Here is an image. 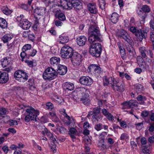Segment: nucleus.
Returning <instances> with one entry per match:
<instances>
[{"label": "nucleus", "instance_id": "obj_13", "mask_svg": "<svg viewBox=\"0 0 154 154\" xmlns=\"http://www.w3.org/2000/svg\"><path fill=\"white\" fill-rule=\"evenodd\" d=\"M125 84L122 82H117L115 86H113V90L115 91H117L119 92H123L125 90Z\"/></svg>", "mask_w": 154, "mask_h": 154}, {"label": "nucleus", "instance_id": "obj_43", "mask_svg": "<svg viewBox=\"0 0 154 154\" xmlns=\"http://www.w3.org/2000/svg\"><path fill=\"white\" fill-rule=\"evenodd\" d=\"M107 134L106 132H103L101 133L99 135V141H104L105 137Z\"/></svg>", "mask_w": 154, "mask_h": 154}, {"label": "nucleus", "instance_id": "obj_2", "mask_svg": "<svg viewBox=\"0 0 154 154\" xmlns=\"http://www.w3.org/2000/svg\"><path fill=\"white\" fill-rule=\"evenodd\" d=\"M89 35L88 41L90 43L95 42L96 41H100L101 35L98 27L92 26L88 30Z\"/></svg>", "mask_w": 154, "mask_h": 154}, {"label": "nucleus", "instance_id": "obj_46", "mask_svg": "<svg viewBox=\"0 0 154 154\" xmlns=\"http://www.w3.org/2000/svg\"><path fill=\"white\" fill-rule=\"evenodd\" d=\"M100 106L94 108L93 109L92 112L93 114H100Z\"/></svg>", "mask_w": 154, "mask_h": 154}, {"label": "nucleus", "instance_id": "obj_33", "mask_svg": "<svg viewBox=\"0 0 154 154\" xmlns=\"http://www.w3.org/2000/svg\"><path fill=\"white\" fill-rule=\"evenodd\" d=\"M2 10L3 12L6 15H9L11 14L12 11L10 10L7 7H3L2 8Z\"/></svg>", "mask_w": 154, "mask_h": 154}, {"label": "nucleus", "instance_id": "obj_54", "mask_svg": "<svg viewBox=\"0 0 154 154\" xmlns=\"http://www.w3.org/2000/svg\"><path fill=\"white\" fill-rule=\"evenodd\" d=\"M153 19H152L150 22V27L151 28V30H154V14L152 16Z\"/></svg>", "mask_w": 154, "mask_h": 154}, {"label": "nucleus", "instance_id": "obj_31", "mask_svg": "<svg viewBox=\"0 0 154 154\" xmlns=\"http://www.w3.org/2000/svg\"><path fill=\"white\" fill-rule=\"evenodd\" d=\"M139 51L142 57L143 58L146 57V53L148 52V50H146L145 47H140L139 48Z\"/></svg>", "mask_w": 154, "mask_h": 154}, {"label": "nucleus", "instance_id": "obj_9", "mask_svg": "<svg viewBox=\"0 0 154 154\" xmlns=\"http://www.w3.org/2000/svg\"><path fill=\"white\" fill-rule=\"evenodd\" d=\"M123 106L122 109H125L130 108H136L138 106V103L135 100H130L126 101L122 104Z\"/></svg>", "mask_w": 154, "mask_h": 154}, {"label": "nucleus", "instance_id": "obj_10", "mask_svg": "<svg viewBox=\"0 0 154 154\" xmlns=\"http://www.w3.org/2000/svg\"><path fill=\"white\" fill-rule=\"evenodd\" d=\"M88 68L90 72H93L97 77H98L102 73L100 67L95 64L90 65Z\"/></svg>", "mask_w": 154, "mask_h": 154}, {"label": "nucleus", "instance_id": "obj_64", "mask_svg": "<svg viewBox=\"0 0 154 154\" xmlns=\"http://www.w3.org/2000/svg\"><path fill=\"white\" fill-rule=\"evenodd\" d=\"M84 141L85 143L87 144H88L91 143V140L88 137L85 138Z\"/></svg>", "mask_w": 154, "mask_h": 154}, {"label": "nucleus", "instance_id": "obj_12", "mask_svg": "<svg viewBox=\"0 0 154 154\" xmlns=\"http://www.w3.org/2000/svg\"><path fill=\"white\" fill-rule=\"evenodd\" d=\"M119 36L128 43H131V39L127 32L124 29H121L119 32Z\"/></svg>", "mask_w": 154, "mask_h": 154}, {"label": "nucleus", "instance_id": "obj_40", "mask_svg": "<svg viewBox=\"0 0 154 154\" xmlns=\"http://www.w3.org/2000/svg\"><path fill=\"white\" fill-rule=\"evenodd\" d=\"M120 54L122 55H124L125 54V50L123 47V45L121 43L119 42L117 44Z\"/></svg>", "mask_w": 154, "mask_h": 154}, {"label": "nucleus", "instance_id": "obj_51", "mask_svg": "<svg viewBox=\"0 0 154 154\" xmlns=\"http://www.w3.org/2000/svg\"><path fill=\"white\" fill-rule=\"evenodd\" d=\"M141 61H142L141 62L139 63V66L141 68L145 69L146 68V63L142 57L141 58Z\"/></svg>", "mask_w": 154, "mask_h": 154}, {"label": "nucleus", "instance_id": "obj_62", "mask_svg": "<svg viewBox=\"0 0 154 154\" xmlns=\"http://www.w3.org/2000/svg\"><path fill=\"white\" fill-rule=\"evenodd\" d=\"M149 127V131L150 132H152L154 131V122L151 123Z\"/></svg>", "mask_w": 154, "mask_h": 154}, {"label": "nucleus", "instance_id": "obj_49", "mask_svg": "<svg viewBox=\"0 0 154 154\" xmlns=\"http://www.w3.org/2000/svg\"><path fill=\"white\" fill-rule=\"evenodd\" d=\"M54 100L55 102H57L59 104H60L63 101V100L62 97H59L57 96L54 97Z\"/></svg>", "mask_w": 154, "mask_h": 154}, {"label": "nucleus", "instance_id": "obj_5", "mask_svg": "<svg viewBox=\"0 0 154 154\" xmlns=\"http://www.w3.org/2000/svg\"><path fill=\"white\" fill-rule=\"evenodd\" d=\"M15 79L20 82H24L28 79L27 74L22 70H18L15 71L14 74Z\"/></svg>", "mask_w": 154, "mask_h": 154}, {"label": "nucleus", "instance_id": "obj_56", "mask_svg": "<svg viewBox=\"0 0 154 154\" xmlns=\"http://www.w3.org/2000/svg\"><path fill=\"white\" fill-rule=\"evenodd\" d=\"M20 56L22 58V60L23 61V59L25 57L28 56V52L25 51H23L20 54Z\"/></svg>", "mask_w": 154, "mask_h": 154}, {"label": "nucleus", "instance_id": "obj_24", "mask_svg": "<svg viewBox=\"0 0 154 154\" xmlns=\"http://www.w3.org/2000/svg\"><path fill=\"white\" fill-rule=\"evenodd\" d=\"M80 100L84 104L88 105L90 101L89 94H84L80 98Z\"/></svg>", "mask_w": 154, "mask_h": 154}, {"label": "nucleus", "instance_id": "obj_42", "mask_svg": "<svg viewBox=\"0 0 154 154\" xmlns=\"http://www.w3.org/2000/svg\"><path fill=\"white\" fill-rule=\"evenodd\" d=\"M31 48V46L29 44L25 45L23 47L22 50V51H25L26 52H28Z\"/></svg>", "mask_w": 154, "mask_h": 154}, {"label": "nucleus", "instance_id": "obj_53", "mask_svg": "<svg viewBox=\"0 0 154 154\" xmlns=\"http://www.w3.org/2000/svg\"><path fill=\"white\" fill-rule=\"evenodd\" d=\"M106 117L109 121H112L115 119L114 117L110 113H108Z\"/></svg>", "mask_w": 154, "mask_h": 154}, {"label": "nucleus", "instance_id": "obj_37", "mask_svg": "<svg viewBox=\"0 0 154 154\" xmlns=\"http://www.w3.org/2000/svg\"><path fill=\"white\" fill-rule=\"evenodd\" d=\"M137 100L140 104H143L144 103V101L146 100L145 97H143L141 95H139L137 97Z\"/></svg>", "mask_w": 154, "mask_h": 154}, {"label": "nucleus", "instance_id": "obj_27", "mask_svg": "<svg viewBox=\"0 0 154 154\" xmlns=\"http://www.w3.org/2000/svg\"><path fill=\"white\" fill-rule=\"evenodd\" d=\"M58 40L60 43L64 44L67 43L69 41V37L66 35H60Z\"/></svg>", "mask_w": 154, "mask_h": 154}, {"label": "nucleus", "instance_id": "obj_23", "mask_svg": "<svg viewBox=\"0 0 154 154\" xmlns=\"http://www.w3.org/2000/svg\"><path fill=\"white\" fill-rule=\"evenodd\" d=\"M42 133L44 135H46L51 140H52L54 142L56 141L55 138L54 137L53 134L51 133L46 128H45L42 131Z\"/></svg>", "mask_w": 154, "mask_h": 154}, {"label": "nucleus", "instance_id": "obj_61", "mask_svg": "<svg viewBox=\"0 0 154 154\" xmlns=\"http://www.w3.org/2000/svg\"><path fill=\"white\" fill-rule=\"evenodd\" d=\"M9 124L10 126H13L17 125V121L14 120H12L9 121Z\"/></svg>", "mask_w": 154, "mask_h": 154}, {"label": "nucleus", "instance_id": "obj_19", "mask_svg": "<svg viewBox=\"0 0 154 154\" xmlns=\"http://www.w3.org/2000/svg\"><path fill=\"white\" fill-rule=\"evenodd\" d=\"M76 41L79 46H82L85 45L87 41V38L84 36H80L77 38Z\"/></svg>", "mask_w": 154, "mask_h": 154}, {"label": "nucleus", "instance_id": "obj_50", "mask_svg": "<svg viewBox=\"0 0 154 154\" xmlns=\"http://www.w3.org/2000/svg\"><path fill=\"white\" fill-rule=\"evenodd\" d=\"M142 11L145 12L146 13H149L150 11V9L149 7L146 5H143L141 8Z\"/></svg>", "mask_w": 154, "mask_h": 154}, {"label": "nucleus", "instance_id": "obj_25", "mask_svg": "<svg viewBox=\"0 0 154 154\" xmlns=\"http://www.w3.org/2000/svg\"><path fill=\"white\" fill-rule=\"evenodd\" d=\"M13 37V35L12 33H8L3 35L2 39L4 43H6L10 41Z\"/></svg>", "mask_w": 154, "mask_h": 154}, {"label": "nucleus", "instance_id": "obj_1", "mask_svg": "<svg viewBox=\"0 0 154 154\" xmlns=\"http://www.w3.org/2000/svg\"><path fill=\"white\" fill-rule=\"evenodd\" d=\"M20 107L22 109L26 108V111L27 114L24 119L26 122H28L30 121H37V116L39 114L38 110L35 109L32 106H24L23 104L20 105Z\"/></svg>", "mask_w": 154, "mask_h": 154}, {"label": "nucleus", "instance_id": "obj_18", "mask_svg": "<svg viewBox=\"0 0 154 154\" xmlns=\"http://www.w3.org/2000/svg\"><path fill=\"white\" fill-rule=\"evenodd\" d=\"M91 14H95L97 12L96 4L94 3H89L87 6Z\"/></svg>", "mask_w": 154, "mask_h": 154}, {"label": "nucleus", "instance_id": "obj_47", "mask_svg": "<svg viewBox=\"0 0 154 154\" xmlns=\"http://www.w3.org/2000/svg\"><path fill=\"white\" fill-rule=\"evenodd\" d=\"M129 138V136L127 134L123 133L120 136V140H126L128 139Z\"/></svg>", "mask_w": 154, "mask_h": 154}, {"label": "nucleus", "instance_id": "obj_44", "mask_svg": "<svg viewBox=\"0 0 154 154\" xmlns=\"http://www.w3.org/2000/svg\"><path fill=\"white\" fill-rule=\"evenodd\" d=\"M46 107L48 110H51L54 108V106L51 103L48 102L46 103Z\"/></svg>", "mask_w": 154, "mask_h": 154}, {"label": "nucleus", "instance_id": "obj_52", "mask_svg": "<svg viewBox=\"0 0 154 154\" xmlns=\"http://www.w3.org/2000/svg\"><path fill=\"white\" fill-rule=\"evenodd\" d=\"M69 132V134L70 136H71V135L75 136V135L76 134L77 131L75 128H72L70 129Z\"/></svg>", "mask_w": 154, "mask_h": 154}, {"label": "nucleus", "instance_id": "obj_63", "mask_svg": "<svg viewBox=\"0 0 154 154\" xmlns=\"http://www.w3.org/2000/svg\"><path fill=\"white\" fill-rule=\"evenodd\" d=\"M7 112V110L5 108H2L0 109V115H5L6 114Z\"/></svg>", "mask_w": 154, "mask_h": 154}, {"label": "nucleus", "instance_id": "obj_6", "mask_svg": "<svg viewBox=\"0 0 154 154\" xmlns=\"http://www.w3.org/2000/svg\"><path fill=\"white\" fill-rule=\"evenodd\" d=\"M72 48L69 46H63L61 49L60 54L61 57L64 59L70 58L72 53Z\"/></svg>", "mask_w": 154, "mask_h": 154}, {"label": "nucleus", "instance_id": "obj_57", "mask_svg": "<svg viewBox=\"0 0 154 154\" xmlns=\"http://www.w3.org/2000/svg\"><path fill=\"white\" fill-rule=\"evenodd\" d=\"M150 38L152 43H154V30H151L150 32Z\"/></svg>", "mask_w": 154, "mask_h": 154}, {"label": "nucleus", "instance_id": "obj_21", "mask_svg": "<svg viewBox=\"0 0 154 154\" xmlns=\"http://www.w3.org/2000/svg\"><path fill=\"white\" fill-rule=\"evenodd\" d=\"M8 79V73L6 72H2L0 76V83L3 84L7 82Z\"/></svg>", "mask_w": 154, "mask_h": 154}, {"label": "nucleus", "instance_id": "obj_30", "mask_svg": "<svg viewBox=\"0 0 154 154\" xmlns=\"http://www.w3.org/2000/svg\"><path fill=\"white\" fill-rule=\"evenodd\" d=\"M45 11V8L41 7L39 8H37L34 10V13L38 15H41L44 13Z\"/></svg>", "mask_w": 154, "mask_h": 154}, {"label": "nucleus", "instance_id": "obj_16", "mask_svg": "<svg viewBox=\"0 0 154 154\" xmlns=\"http://www.w3.org/2000/svg\"><path fill=\"white\" fill-rule=\"evenodd\" d=\"M62 86L63 89L66 91H71L74 88V85L70 82H66L64 83Z\"/></svg>", "mask_w": 154, "mask_h": 154}, {"label": "nucleus", "instance_id": "obj_58", "mask_svg": "<svg viewBox=\"0 0 154 154\" xmlns=\"http://www.w3.org/2000/svg\"><path fill=\"white\" fill-rule=\"evenodd\" d=\"M129 30L133 33H134V35H135V34L136 33V32H137L138 29H137L135 27L133 26H131Z\"/></svg>", "mask_w": 154, "mask_h": 154}, {"label": "nucleus", "instance_id": "obj_32", "mask_svg": "<svg viewBox=\"0 0 154 154\" xmlns=\"http://www.w3.org/2000/svg\"><path fill=\"white\" fill-rule=\"evenodd\" d=\"M98 146L100 150H102L107 149L108 148V146L105 143L104 141H99Z\"/></svg>", "mask_w": 154, "mask_h": 154}, {"label": "nucleus", "instance_id": "obj_7", "mask_svg": "<svg viewBox=\"0 0 154 154\" xmlns=\"http://www.w3.org/2000/svg\"><path fill=\"white\" fill-rule=\"evenodd\" d=\"M149 31V28L148 27L143 28L142 29H138L135 34V36L139 41H141L143 38H145L146 37L147 33Z\"/></svg>", "mask_w": 154, "mask_h": 154}, {"label": "nucleus", "instance_id": "obj_11", "mask_svg": "<svg viewBox=\"0 0 154 154\" xmlns=\"http://www.w3.org/2000/svg\"><path fill=\"white\" fill-rule=\"evenodd\" d=\"M80 83L84 85L88 86L91 85L93 83V80L88 76H83L81 77L79 80Z\"/></svg>", "mask_w": 154, "mask_h": 154}, {"label": "nucleus", "instance_id": "obj_45", "mask_svg": "<svg viewBox=\"0 0 154 154\" xmlns=\"http://www.w3.org/2000/svg\"><path fill=\"white\" fill-rule=\"evenodd\" d=\"M149 146H144L142 149V152L146 154H149L150 152Z\"/></svg>", "mask_w": 154, "mask_h": 154}, {"label": "nucleus", "instance_id": "obj_60", "mask_svg": "<svg viewBox=\"0 0 154 154\" xmlns=\"http://www.w3.org/2000/svg\"><path fill=\"white\" fill-rule=\"evenodd\" d=\"M143 124L142 122L138 123L136 124V128L139 130H140L143 127Z\"/></svg>", "mask_w": 154, "mask_h": 154}, {"label": "nucleus", "instance_id": "obj_22", "mask_svg": "<svg viewBox=\"0 0 154 154\" xmlns=\"http://www.w3.org/2000/svg\"><path fill=\"white\" fill-rule=\"evenodd\" d=\"M60 58L58 57H53L50 59V64L53 66H57L60 62Z\"/></svg>", "mask_w": 154, "mask_h": 154}, {"label": "nucleus", "instance_id": "obj_59", "mask_svg": "<svg viewBox=\"0 0 154 154\" xmlns=\"http://www.w3.org/2000/svg\"><path fill=\"white\" fill-rule=\"evenodd\" d=\"M7 46L8 49L9 50V51H10L13 48L14 44L13 43H11L10 44L8 43L7 44Z\"/></svg>", "mask_w": 154, "mask_h": 154}, {"label": "nucleus", "instance_id": "obj_34", "mask_svg": "<svg viewBox=\"0 0 154 154\" xmlns=\"http://www.w3.org/2000/svg\"><path fill=\"white\" fill-rule=\"evenodd\" d=\"M137 12L139 16L143 20L145 19L146 17V13L141 10H137Z\"/></svg>", "mask_w": 154, "mask_h": 154}, {"label": "nucleus", "instance_id": "obj_26", "mask_svg": "<svg viewBox=\"0 0 154 154\" xmlns=\"http://www.w3.org/2000/svg\"><path fill=\"white\" fill-rule=\"evenodd\" d=\"M1 61L2 67H5L10 64L11 60L9 57H5L2 59Z\"/></svg>", "mask_w": 154, "mask_h": 154}, {"label": "nucleus", "instance_id": "obj_14", "mask_svg": "<svg viewBox=\"0 0 154 154\" xmlns=\"http://www.w3.org/2000/svg\"><path fill=\"white\" fill-rule=\"evenodd\" d=\"M117 83V81L116 79L112 77H110L108 79L105 78L103 80V84L104 85H107L108 84L110 85L113 88V86H115Z\"/></svg>", "mask_w": 154, "mask_h": 154}, {"label": "nucleus", "instance_id": "obj_28", "mask_svg": "<svg viewBox=\"0 0 154 154\" xmlns=\"http://www.w3.org/2000/svg\"><path fill=\"white\" fill-rule=\"evenodd\" d=\"M119 15L116 12L113 13L110 17V19L113 23H117L119 20Z\"/></svg>", "mask_w": 154, "mask_h": 154}, {"label": "nucleus", "instance_id": "obj_29", "mask_svg": "<svg viewBox=\"0 0 154 154\" xmlns=\"http://www.w3.org/2000/svg\"><path fill=\"white\" fill-rule=\"evenodd\" d=\"M56 12V15L57 16V17L59 20L61 21H63L66 19V17L64 14L61 13H60L61 11L59 10V11L57 10L56 11H55Z\"/></svg>", "mask_w": 154, "mask_h": 154}, {"label": "nucleus", "instance_id": "obj_38", "mask_svg": "<svg viewBox=\"0 0 154 154\" xmlns=\"http://www.w3.org/2000/svg\"><path fill=\"white\" fill-rule=\"evenodd\" d=\"M64 117L67 120L66 122V124L67 125H69L71 123L74 122V119L73 117H72L70 118L67 114H65Z\"/></svg>", "mask_w": 154, "mask_h": 154}, {"label": "nucleus", "instance_id": "obj_36", "mask_svg": "<svg viewBox=\"0 0 154 154\" xmlns=\"http://www.w3.org/2000/svg\"><path fill=\"white\" fill-rule=\"evenodd\" d=\"M143 86L139 84H136L135 85V91L138 94L143 90Z\"/></svg>", "mask_w": 154, "mask_h": 154}, {"label": "nucleus", "instance_id": "obj_35", "mask_svg": "<svg viewBox=\"0 0 154 154\" xmlns=\"http://www.w3.org/2000/svg\"><path fill=\"white\" fill-rule=\"evenodd\" d=\"M0 27L2 28L5 29L7 27V23L4 18H0Z\"/></svg>", "mask_w": 154, "mask_h": 154}, {"label": "nucleus", "instance_id": "obj_41", "mask_svg": "<svg viewBox=\"0 0 154 154\" xmlns=\"http://www.w3.org/2000/svg\"><path fill=\"white\" fill-rule=\"evenodd\" d=\"M72 4L73 7L75 8L79 6H81L82 4L79 0H72Z\"/></svg>", "mask_w": 154, "mask_h": 154}, {"label": "nucleus", "instance_id": "obj_8", "mask_svg": "<svg viewBox=\"0 0 154 154\" xmlns=\"http://www.w3.org/2000/svg\"><path fill=\"white\" fill-rule=\"evenodd\" d=\"M70 58L73 65L74 66L79 65L82 61V56L80 54L76 53H73Z\"/></svg>", "mask_w": 154, "mask_h": 154}, {"label": "nucleus", "instance_id": "obj_39", "mask_svg": "<svg viewBox=\"0 0 154 154\" xmlns=\"http://www.w3.org/2000/svg\"><path fill=\"white\" fill-rule=\"evenodd\" d=\"M92 119L95 121H100L102 119V116L100 114H95L92 116Z\"/></svg>", "mask_w": 154, "mask_h": 154}, {"label": "nucleus", "instance_id": "obj_15", "mask_svg": "<svg viewBox=\"0 0 154 154\" xmlns=\"http://www.w3.org/2000/svg\"><path fill=\"white\" fill-rule=\"evenodd\" d=\"M60 4H58V6L63 7L64 8L67 9H70L73 7V4H72V0L71 2H67L65 0H60Z\"/></svg>", "mask_w": 154, "mask_h": 154}, {"label": "nucleus", "instance_id": "obj_4", "mask_svg": "<svg viewBox=\"0 0 154 154\" xmlns=\"http://www.w3.org/2000/svg\"><path fill=\"white\" fill-rule=\"evenodd\" d=\"M91 44V45L90 47L89 53L93 56L99 57L102 51L101 44L99 43L95 42Z\"/></svg>", "mask_w": 154, "mask_h": 154}, {"label": "nucleus", "instance_id": "obj_17", "mask_svg": "<svg viewBox=\"0 0 154 154\" xmlns=\"http://www.w3.org/2000/svg\"><path fill=\"white\" fill-rule=\"evenodd\" d=\"M20 26L24 29H28L29 28L31 25L30 23L26 19H24L20 23Z\"/></svg>", "mask_w": 154, "mask_h": 154}, {"label": "nucleus", "instance_id": "obj_20", "mask_svg": "<svg viewBox=\"0 0 154 154\" xmlns=\"http://www.w3.org/2000/svg\"><path fill=\"white\" fill-rule=\"evenodd\" d=\"M57 69V72L59 74L62 75L65 74L67 70V68L66 66L61 64L58 65Z\"/></svg>", "mask_w": 154, "mask_h": 154}, {"label": "nucleus", "instance_id": "obj_48", "mask_svg": "<svg viewBox=\"0 0 154 154\" xmlns=\"http://www.w3.org/2000/svg\"><path fill=\"white\" fill-rule=\"evenodd\" d=\"M37 52V51L35 49L30 50L28 52V56L33 57L35 55Z\"/></svg>", "mask_w": 154, "mask_h": 154}, {"label": "nucleus", "instance_id": "obj_3", "mask_svg": "<svg viewBox=\"0 0 154 154\" xmlns=\"http://www.w3.org/2000/svg\"><path fill=\"white\" fill-rule=\"evenodd\" d=\"M57 73L53 68L48 67L46 68L43 74V78L46 80H51L57 76Z\"/></svg>", "mask_w": 154, "mask_h": 154}, {"label": "nucleus", "instance_id": "obj_55", "mask_svg": "<svg viewBox=\"0 0 154 154\" xmlns=\"http://www.w3.org/2000/svg\"><path fill=\"white\" fill-rule=\"evenodd\" d=\"M95 128L97 131H99L103 128V125L99 124L95 125Z\"/></svg>", "mask_w": 154, "mask_h": 154}]
</instances>
